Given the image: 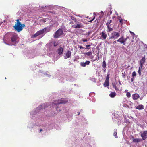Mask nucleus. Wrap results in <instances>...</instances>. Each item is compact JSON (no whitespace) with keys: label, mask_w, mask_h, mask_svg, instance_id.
<instances>
[{"label":"nucleus","mask_w":147,"mask_h":147,"mask_svg":"<svg viewBox=\"0 0 147 147\" xmlns=\"http://www.w3.org/2000/svg\"><path fill=\"white\" fill-rule=\"evenodd\" d=\"M122 20H123L122 19L119 20L120 22L121 23H122Z\"/></svg>","instance_id":"40"},{"label":"nucleus","mask_w":147,"mask_h":147,"mask_svg":"<svg viewBox=\"0 0 147 147\" xmlns=\"http://www.w3.org/2000/svg\"><path fill=\"white\" fill-rule=\"evenodd\" d=\"M108 22H109V23L110 24L111 23L112 20H110L109 21H108Z\"/></svg>","instance_id":"41"},{"label":"nucleus","mask_w":147,"mask_h":147,"mask_svg":"<svg viewBox=\"0 0 147 147\" xmlns=\"http://www.w3.org/2000/svg\"><path fill=\"white\" fill-rule=\"evenodd\" d=\"M58 45V42H54L53 43V45L55 47L57 46Z\"/></svg>","instance_id":"29"},{"label":"nucleus","mask_w":147,"mask_h":147,"mask_svg":"<svg viewBox=\"0 0 147 147\" xmlns=\"http://www.w3.org/2000/svg\"><path fill=\"white\" fill-rule=\"evenodd\" d=\"M120 36V34L119 32L113 31L111 33V36L107 38V39L109 40L112 39H116Z\"/></svg>","instance_id":"2"},{"label":"nucleus","mask_w":147,"mask_h":147,"mask_svg":"<svg viewBox=\"0 0 147 147\" xmlns=\"http://www.w3.org/2000/svg\"><path fill=\"white\" fill-rule=\"evenodd\" d=\"M71 54V53L70 51L68 50L67 51L65 54L64 56V57L65 59L69 58L70 57Z\"/></svg>","instance_id":"7"},{"label":"nucleus","mask_w":147,"mask_h":147,"mask_svg":"<svg viewBox=\"0 0 147 147\" xmlns=\"http://www.w3.org/2000/svg\"><path fill=\"white\" fill-rule=\"evenodd\" d=\"M142 67L141 68H140V66L139 68V70L138 71V72L140 75H141V70L142 69Z\"/></svg>","instance_id":"26"},{"label":"nucleus","mask_w":147,"mask_h":147,"mask_svg":"<svg viewBox=\"0 0 147 147\" xmlns=\"http://www.w3.org/2000/svg\"><path fill=\"white\" fill-rule=\"evenodd\" d=\"M123 36H122L119 39H118L117 41L118 42H119L121 44H124V42H123Z\"/></svg>","instance_id":"15"},{"label":"nucleus","mask_w":147,"mask_h":147,"mask_svg":"<svg viewBox=\"0 0 147 147\" xmlns=\"http://www.w3.org/2000/svg\"><path fill=\"white\" fill-rule=\"evenodd\" d=\"M5 44H6L8 45H9V44H7V43H6V42H5ZM13 45V44H11V45Z\"/></svg>","instance_id":"45"},{"label":"nucleus","mask_w":147,"mask_h":147,"mask_svg":"<svg viewBox=\"0 0 147 147\" xmlns=\"http://www.w3.org/2000/svg\"><path fill=\"white\" fill-rule=\"evenodd\" d=\"M44 108V105L42 104L39 106L36 109V110L34 111H32L31 113V115H33L34 114H36L41 109Z\"/></svg>","instance_id":"5"},{"label":"nucleus","mask_w":147,"mask_h":147,"mask_svg":"<svg viewBox=\"0 0 147 147\" xmlns=\"http://www.w3.org/2000/svg\"><path fill=\"white\" fill-rule=\"evenodd\" d=\"M141 136L143 140H145L147 138V131H144L141 134Z\"/></svg>","instance_id":"8"},{"label":"nucleus","mask_w":147,"mask_h":147,"mask_svg":"<svg viewBox=\"0 0 147 147\" xmlns=\"http://www.w3.org/2000/svg\"><path fill=\"white\" fill-rule=\"evenodd\" d=\"M131 82H133L134 80V78H131Z\"/></svg>","instance_id":"44"},{"label":"nucleus","mask_w":147,"mask_h":147,"mask_svg":"<svg viewBox=\"0 0 147 147\" xmlns=\"http://www.w3.org/2000/svg\"><path fill=\"white\" fill-rule=\"evenodd\" d=\"M71 23H73V22H71Z\"/></svg>","instance_id":"51"},{"label":"nucleus","mask_w":147,"mask_h":147,"mask_svg":"<svg viewBox=\"0 0 147 147\" xmlns=\"http://www.w3.org/2000/svg\"><path fill=\"white\" fill-rule=\"evenodd\" d=\"M110 24L109 23V22H107L106 24V25L107 26V27H108V26H109V25Z\"/></svg>","instance_id":"37"},{"label":"nucleus","mask_w":147,"mask_h":147,"mask_svg":"<svg viewBox=\"0 0 147 147\" xmlns=\"http://www.w3.org/2000/svg\"><path fill=\"white\" fill-rule=\"evenodd\" d=\"M103 70H104V72H105V71H106V69H103Z\"/></svg>","instance_id":"46"},{"label":"nucleus","mask_w":147,"mask_h":147,"mask_svg":"<svg viewBox=\"0 0 147 147\" xmlns=\"http://www.w3.org/2000/svg\"><path fill=\"white\" fill-rule=\"evenodd\" d=\"M101 36L104 39H105L107 38V35L105 34L104 32H102L101 33Z\"/></svg>","instance_id":"19"},{"label":"nucleus","mask_w":147,"mask_h":147,"mask_svg":"<svg viewBox=\"0 0 147 147\" xmlns=\"http://www.w3.org/2000/svg\"><path fill=\"white\" fill-rule=\"evenodd\" d=\"M17 36L16 35H13L11 38V40L12 42H15L17 39Z\"/></svg>","instance_id":"14"},{"label":"nucleus","mask_w":147,"mask_h":147,"mask_svg":"<svg viewBox=\"0 0 147 147\" xmlns=\"http://www.w3.org/2000/svg\"><path fill=\"white\" fill-rule=\"evenodd\" d=\"M130 33L133 36H134L135 35V34L134 32H132L131 31H130Z\"/></svg>","instance_id":"34"},{"label":"nucleus","mask_w":147,"mask_h":147,"mask_svg":"<svg viewBox=\"0 0 147 147\" xmlns=\"http://www.w3.org/2000/svg\"><path fill=\"white\" fill-rule=\"evenodd\" d=\"M115 88V90H119L116 87H116L114 88Z\"/></svg>","instance_id":"43"},{"label":"nucleus","mask_w":147,"mask_h":147,"mask_svg":"<svg viewBox=\"0 0 147 147\" xmlns=\"http://www.w3.org/2000/svg\"><path fill=\"white\" fill-rule=\"evenodd\" d=\"M82 41L83 42H86L88 41L86 39H82Z\"/></svg>","instance_id":"35"},{"label":"nucleus","mask_w":147,"mask_h":147,"mask_svg":"<svg viewBox=\"0 0 147 147\" xmlns=\"http://www.w3.org/2000/svg\"><path fill=\"white\" fill-rule=\"evenodd\" d=\"M145 61V57L144 56L140 61V68L142 67Z\"/></svg>","instance_id":"10"},{"label":"nucleus","mask_w":147,"mask_h":147,"mask_svg":"<svg viewBox=\"0 0 147 147\" xmlns=\"http://www.w3.org/2000/svg\"><path fill=\"white\" fill-rule=\"evenodd\" d=\"M43 30H44V32H49L50 30V28L48 27H47L46 28H44L43 29Z\"/></svg>","instance_id":"17"},{"label":"nucleus","mask_w":147,"mask_h":147,"mask_svg":"<svg viewBox=\"0 0 147 147\" xmlns=\"http://www.w3.org/2000/svg\"><path fill=\"white\" fill-rule=\"evenodd\" d=\"M63 51V49L62 47L60 46L59 49L57 50V52L58 54L60 55L62 54Z\"/></svg>","instance_id":"13"},{"label":"nucleus","mask_w":147,"mask_h":147,"mask_svg":"<svg viewBox=\"0 0 147 147\" xmlns=\"http://www.w3.org/2000/svg\"><path fill=\"white\" fill-rule=\"evenodd\" d=\"M117 129H115L114 132L113 133V136L115 137L116 138H117L118 137V136L117 134Z\"/></svg>","instance_id":"20"},{"label":"nucleus","mask_w":147,"mask_h":147,"mask_svg":"<svg viewBox=\"0 0 147 147\" xmlns=\"http://www.w3.org/2000/svg\"><path fill=\"white\" fill-rule=\"evenodd\" d=\"M109 81H106L105 80L104 85V86L106 87L107 86H109Z\"/></svg>","instance_id":"22"},{"label":"nucleus","mask_w":147,"mask_h":147,"mask_svg":"<svg viewBox=\"0 0 147 147\" xmlns=\"http://www.w3.org/2000/svg\"><path fill=\"white\" fill-rule=\"evenodd\" d=\"M44 32V30L43 29L40 30L39 31L37 32L34 35V37H36L38 36L39 35H40L42 34Z\"/></svg>","instance_id":"9"},{"label":"nucleus","mask_w":147,"mask_h":147,"mask_svg":"<svg viewBox=\"0 0 147 147\" xmlns=\"http://www.w3.org/2000/svg\"><path fill=\"white\" fill-rule=\"evenodd\" d=\"M107 28L108 29V31L110 32L111 31H112L113 30V28L110 27L109 26H108V27H107Z\"/></svg>","instance_id":"25"},{"label":"nucleus","mask_w":147,"mask_h":147,"mask_svg":"<svg viewBox=\"0 0 147 147\" xmlns=\"http://www.w3.org/2000/svg\"><path fill=\"white\" fill-rule=\"evenodd\" d=\"M78 47L80 49H83L84 47L80 45L78 46Z\"/></svg>","instance_id":"38"},{"label":"nucleus","mask_w":147,"mask_h":147,"mask_svg":"<svg viewBox=\"0 0 147 147\" xmlns=\"http://www.w3.org/2000/svg\"><path fill=\"white\" fill-rule=\"evenodd\" d=\"M71 19L72 20H74L75 22H76V21H77V20H76V19L74 17L72 16H71Z\"/></svg>","instance_id":"28"},{"label":"nucleus","mask_w":147,"mask_h":147,"mask_svg":"<svg viewBox=\"0 0 147 147\" xmlns=\"http://www.w3.org/2000/svg\"><path fill=\"white\" fill-rule=\"evenodd\" d=\"M16 21L17 22L16 23L14 28L16 31H17L18 32H20L23 29V27L25 26V25L24 24H22L20 22L18 19L16 20Z\"/></svg>","instance_id":"1"},{"label":"nucleus","mask_w":147,"mask_h":147,"mask_svg":"<svg viewBox=\"0 0 147 147\" xmlns=\"http://www.w3.org/2000/svg\"><path fill=\"white\" fill-rule=\"evenodd\" d=\"M144 108V106L143 105H138L136 107V108L138 110H141L143 109Z\"/></svg>","instance_id":"16"},{"label":"nucleus","mask_w":147,"mask_h":147,"mask_svg":"<svg viewBox=\"0 0 147 147\" xmlns=\"http://www.w3.org/2000/svg\"><path fill=\"white\" fill-rule=\"evenodd\" d=\"M136 75V73L135 71H134L132 73V76L133 77L135 76Z\"/></svg>","instance_id":"32"},{"label":"nucleus","mask_w":147,"mask_h":147,"mask_svg":"<svg viewBox=\"0 0 147 147\" xmlns=\"http://www.w3.org/2000/svg\"><path fill=\"white\" fill-rule=\"evenodd\" d=\"M114 17H113V18H114Z\"/></svg>","instance_id":"54"},{"label":"nucleus","mask_w":147,"mask_h":147,"mask_svg":"<svg viewBox=\"0 0 147 147\" xmlns=\"http://www.w3.org/2000/svg\"><path fill=\"white\" fill-rule=\"evenodd\" d=\"M63 34V30L59 28L55 33L53 35V37L55 38H57L62 35Z\"/></svg>","instance_id":"3"},{"label":"nucleus","mask_w":147,"mask_h":147,"mask_svg":"<svg viewBox=\"0 0 147 147\" xmlns=\"http://www.w3.org/2000/svg\"><path fill=\"white\" fill-rule=\"evenodd\" d=\"M126 96L128 98H129L131 96V94L129 92H127L126 94Z\"/></svg>","instance_id":"27"},{"label":"nucleus","mask_w":147,"mask_h":147,"mask_svg":"<svg viewBox=\"0 0 147 147\" xmlns=\"http://www.w3.org/2000/svg\"><path fill=\"white\" fill-rule=\"evenodd\" d=\"M5 79H6V77H5Z\"/></svg>","instance_id":"53"},{"label":"nucleus","mask_w":147,"mask_h":147,"mask_svg":"<svg viewBox=\"0 0 147 147\" xmlns=\"http://www.w3.org/2000/svg\"><path fill=\"white\" fill-rule=\"evenodd\" d=\"M109 74H108L107 75V77H106V78L105 80H106V81H109Z\"/></svg>","instance_id":"30"},{"label":"nucleus","mask_w":147,"mask_h":147,"mask_svg":"<svg viewBox=\"0 0 147 147\" xmlns=\"http://www.w3.org/2000/svg\"><path fill=\"white\" fill-rule=\"evenodd\" d=\"M127 39L126 38H125L123 36V42H124V43L123 44L124 45H125V42L126 41V40Z\"/></svg>","instance_id":"31"},{"label":"nucleus","mask_w":147,"mask_h":147,"mask_svg":"<svg viewBox=\"0 0 147 147\" xmlns=\"http://www.w3.org/2000/svg\"><path fill=\"white\" fill-rule=\"evenodd\" d=\"M76 25H73L72 27L74 28H82L84 26L82 24L79 22H76Z\"/></svg>","instance_id":"6"},{"label":"nucleus","mask_w":147,"mask_h":147,"mask_svg":"<svg viewBox=\"0 0 147 147\" xmlns=\"http://www.w3.org/2000/svg\"><path fill=\"white\" fill-rule=\"evenodd\" d=\"M85 54L87 55L88 56H90V55H92V52L89 51L87 53H84Z\"/></svg>","instance_id":"23"},{"label":"nucleus","mask_w":147,"mask_h":147,"mask_svg":"<svg viewBox=\"0 0 147 147\" xmlns=\"http://www.w3.org/2000/svg\"><path fill=\"white\" fill-rule=\"evenodd\" d=\"M140 97L139 95L137 94H135L132 95V98L134 100H137Z\"/></svg>","instance_id":"12"},{"label":"nucleus","mask_w":147,"mask_h":147,"mask_svg":"<svg viewBox=\"0 0 147 147\" xmlns=\"http://www.w3.org/2000/svg\"><path fill=\"white\" fill-rule=\"evenodd\" d=\"M42 131V129H40V131L39 132H41V131Z\"/></svg>","instance_id":"49"},{"label":"nucleus","mask_w":147,"mask_h":147,"mask_svg":"<svg viewBox=\"0 0 147 147\" xmlns=\"http://www.w3.org/2000/svg\"><path fill=\"white\" fill-rule=\"evenodd\" d=\"M80 112H78V114L77 115H79L80 114Z\"/></svg>","instance_id":"50"},{"label":"nucleus","mask_w":147,"mask_h":147,"mask_svg":"<svg viewBox=\"0 0 147 147\" xmlns=\"http://www.w3.org/2000/svg\"><path fill=\"white\" fill-rule=\"evenodd\" d=\"M112 84L113 87V88H115V87H116V84L115 83H113Z\"/></svg>","instance_id":"33"},{"label":"nucleus","mask_w":147,"mask_h":147,"mask_svg":"<svg viewBox=\"0 0 147 147\" xmlns=\"http://www.w3.org/2000/svg\"><path fill=\"white\" fill-rule=\"evenodd\" d=\"M102 66L103 68H105L106 66V63L105 61H104L103 62Z\"/></svg>","instance_id":"24"},{"label":"nucleus","mask_w":147,"mask_h":147,"mask_svg":"<svg viewBox=\"0 0 147 147\" xmlns=\"http://www.w3.org/2000/svg\"><path fill=\"white\" fill-rule=\"evenodd\" d=\"M68 102L67 99H64L63 98H61L57 101H55L53 102V104L55 105H58L60 104H65Z\"/></svg>","instance_id":"4"},{"label":"nucleus","mask_w":147,"mask_h":147,"mask_svg":"<svg viewBox=\"0 0 147 147\" xmlns=\"http://www.w3.org/2000/svg\"><path fill=\"white\" fill-rule=\"evenodd\" d=\"M126 38H127V39H129V36H127V37H126Z\"/></svg>","instance_id":"47"},{"label":"nucleus","mask_w":147,"mask_h":147,"mask_svg":"<svg viewBox=\"0 0 147 147\" xmlns=\"http://www.w3.org/2000/svg\"><path fill=\"white\" fill-rule=\"evenodd\" d=\"M90 61H87L85 62H81L80 63V65L83 67H85L86 65H88L90 63Z\"/></svg>","instance_id":"11"},{"label":"nucleus","mask_w":147,"mask_h":147,"mask_svg":"<svg viewBox=\"0 0 147 147\" xmlns=\"http://www.w3.org/2000/svg\"><path fill=\"white\" fill-rule=\"evenodd\" d=\"M95 16H94V17L93 18L92 20H90V21H89L88 22H91L92 21L94 20V19H95Z\"/></svg>","instance_id":"36"},{"label":"nucleus","mask_w":147,"mask_h":147,"mask_svg":"<svg viewBox=\"0 0 147 147\" xmlns=\"http://www.w3.org/2000/svg\"><path fill=\"white\" fill-rule=\"evenodd\" d=\"M116 95V93L115 92H112L109 94V96L111 98L114 97Z\"/></svg>","instance_id":"18"},{"label":"nucleus","mask_w":147,"mask_h":147,"mask_svg":"<svg viewBox=\"0 0 147 147\" xmlns=\"http://www.w3.org/2000/svg\"><path fill=\"white\" fill-rule=\"evenodd\" d=\"M59 111H61V110H60V109H59Z\"/></svg>","instance_id":"52"},{"label":"nucleus","mask_w":147,"mask_h":147,"mask_svg":"<svg viewBox=\"0 0 147 147\" xmlns=\"http://www.w3.org/2000/svg\"><path fill=\"white\" fill-rule=\"evenodd\" d=\"M141 141V140L138 138H133V142H138Z\"/></svg>","instance_id":"21"},{"label":"nucleus","mask_w":147,"mask_h":147,"mask_svg":"<svg viewBox=\"0 0 147 147\" xmlns=\"http://www.w3.org/2000/svg\"><path fill=\"white\" fill-rule=\"evenodd\" d=\"M91 45H86V47H87V48H88L89 47H90Z\"/></svg>","instance_id":"39"},{"label":"nucleus","mask_w":147,"mask_h":147,"mask_svg":"<svg viewBox=\"0 0 147 147\" xmlns=\"http://www.w3.org/2000/svg\"><path fill=\"white\" fill-rule=\"evenodd\" d=\"M116 41H115L113 42V44H115L116 43Z\"/></svg>","instance_id":"42"},{"label":"nucleus","mask_w":147,"mask_h":147,"mask_svg":"<svg viewBox=\"0 0 147 147\" xmlns=\"http://www.w3.org/2000/svg\"><path fill=\"white\" fill-rule=\"evenodd\" d=\"M106 42H107L108 44H109L110 43L109 42H108V41H107Z\"/></svg>","instance_id":"48"}]
</instances>
